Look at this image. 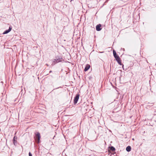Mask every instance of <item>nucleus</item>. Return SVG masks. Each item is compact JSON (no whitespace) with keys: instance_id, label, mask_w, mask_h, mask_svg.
<instances>
[{"instance_id":"f257e3e1","label":"nucleus","mask_w":156,"mask_h":156,"mask_svg":"<svg viewBox=\"0 0 156 156\" xmlns=\"http://www.w3.org/2000/svg\"><path fill=\"white\" fill-rule=\"evenodd\" d=\"M36 140L37 143H38L40 142V140L41 138L40 133H37L36 135Z\"/></svg>"},{"instance_id":"f03ea898","label":"nucleus","mask_w":156,"mask_h":156,"mask_svg":"<svg viewBox=\"0 0 156 156\" xmlns=\"http://www.w3.org/2000/svg\"><path fill=\"white\" fill-rule=\"evenodd\" d=\"M79 95L78 94H77L75 97L74 100V104H76L77 103L79 98Z\"/></svg>"},{"instance_id":"7ed1b4c3","label":"nucleus","mask_w":156,"mask_h":156,"mask_svg":"<svg viewBox=\"0 0 156 156\" xmlns=\"http://www.w3.org/2000/svg\"><path fill=\"white\" fill-rule=\"evenodd\" d=\"M12 29V27L11 26H10L9 27V29L5 30L3 33V34H5L9 33L11 30Z\"/></svg>"},{"instance_id":"20e7f679","label":"nucleus","mask_w":156,"mask_h":156,"mask_svg":"<svg viewBox=\"0 0 156 156\" xmlns=\"http://www.w3.org/2000/svg\"><path fill=\"white\" fill-rule=\"evenodd\" d=\"M101 25L100 24L97 25L96 27V30L98 31H99L101 30Z\"/></svg>"},{"instance_id":"39448f33","label":"nucleus","mask_w":156,"mask_h":156,"mask_svg":"<svg viewBox=\"0 0 156 156\" xmlns=\"http://www.w3.org/2000/svg\"><path fill=\"white\" fill-rule=\"evenodd\" d=\"M115 59L119 65H122L119 57H118L117 58H115Z\"/></svg>"},{"instance_id":"423d86ee","label":"nucleus","mask_w":156,"mask_h":156,"mask_svg":"<svg viewBox=\"0 0 156 156\" xmlns=\"http://www.w3.org/2000/svg\"><path fill=\"white\" fill-rule=\"evenodd\" d=\"M113 56L114 57V58H117L118 57H119V56L117 55L116 54V52L115 50H113Z\"/></svg>"},{"instance_id":"0eeeda50","label":"nucleus","mask_w":156,"mask_h":156,"mask_svg":"<svg viewBox=\"0 0 156 156\" xmlns=\"http://www.w3.org/2000/svg\"><path fill=\"white\" fill-rule=\"evenodd\" d=\"M17 139V137L16 136H15L13 139V142L14 145H16L17 143V141L16 140Z\"/></svg>"},{"instance_id":"6e6552de","label":"nucleus","mask_w":156,"mask_h":156,"mask_svg":"<svg viewBox=\"0 0 156 156\" xmlns=\"http://www.w3.org/2000/svg\"><path fill=\"white\" fill-rule=\"evenodd\" d=\"M90 66L89 65H87L85 67L84 70L85 71H87L90 68Z\"/></svg>"},{"instance_id":"1a4fd4ad","label":"nucleus","mask_w":156,"mask_h":156,"mask_svg":"<svg viewBox=\"0 0 156 156\" xmlns=\"http://www.w3.org/2000/svg\"><path fill=\"white\" fill-rule=\"evenodd\" d=\"M54 62L55 63H58L59 62L61 61V59L59 58H56L55 59H54Z\"/></svg>"},{"instance_id":"9d476101","label":"nucleus","mask_w":156,"mask_h":156,"mask_svg":"<svg viewBox=\"0 0 156 156\" xmlns=\"http://www.w3.org/2000/svg\"><path fill=\"white\" fill-rule=\"evenodd\" d=\"M131 147L129 146H127L126 148V151L128 152H129L131 150Z\"/></svg>"},{"instance_id":"9b49d317","label":"nucleus","mask_w":156,"mask_h":156,"mask_svg":"<svg viewBox=\"0 0 156 156\" xmlns=\"http://www.w3.org/2000/svg\"><path fill=\"white\" fill-rule=\"evenodd\" d=\"M110 149L111 151H113L115 150V148L113 146H111L110 147Z\"/></svg>"},{"instance_id":"f8f14e48","label":"nucleus","mask_w":156,"mask_h":156,"mask_svg":"<svg viewBox=\"0 0 156 156\" xmlns=\"http://www.w3.org/2000/svg\"><path fill=\"white\" fill-rule=\"evenodd\" d=\"M122 65V69H123L124 70H126V69H125L124 67V65L123 64Z\"/></svg>"},{"instance_id":"ddd939ff","label":"nucleus","mask_w":156,"mask_h":156,"mask_svg":"<svg viewBox=\"0 0 156 156\" xmlns=\"http://www.w3.org/2000/svg\"><path fill=\"white\" fill-rule=\"evenodd\" d=\"M29 156H32V154L30 152L29 153Z\"/></svg>"},{"instance_id":"4468645a","label":"nucleus","mask_w":156,"mask_h":156,"mask_svg":"<svg viewBox=\"0 0 156 156\" xmlns=\"http://www.w3.org/2000/svg\"><path fill=\"white\" fill-rule=\"evenodd\" d=\"M99 52V53H103V52H103V51H102V52H100H100Z\"/></svg>"},{"instance_id":"2eb2a0df","label":"nucleus","mask_w":156,"mask_h":156,"mask_svg":"<svg viewBox=\"0 0 156 156\" xmlns=\"http://www.w3.org/2000/svg\"><path fill=\"white\" fill-rule=\"evenodd\" d=\"M52 72V71H49V73H51Z\"/></svg>"},{"instance_id":"dca6fc26","label":"nucleus","mask_w":156,"mask_h":156,"mask_svg":"<svg viewBox=\"0 0 156 156\" xmlns=\"http://www.w3.org/2000/svg\"><path fill=\"white\" fill-rule=\"evenodd\" d=\"M73 0H71V2L72 1H73Z\"/></svg>"},{"instance_id":"f3484780","label":"nucleus","mask_w":156,"mask_h":156,"mask_svg":"<svg viewBox=\"0 0 156 156\" xmlns=\"http://www.w3.org/2000/svg\"><path fill=\"white\" fill-rule=\"evenodd\" d=\"M132 140H134V139L133 138V139H132Z\"/></svg>"}]
</instances>
